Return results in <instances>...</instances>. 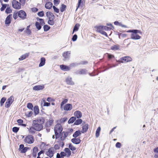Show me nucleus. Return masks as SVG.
<instances>
[{"mask_svg":"<svg viewBox=\"0 0 158 158\" xmlns=\"http://www.w3.org/2000/svg\"><path fill=\"white\" fill-rule=\"evenodd\" d=\"M35 26L36 27V28L38 30H39L41 29L42 25L41 24H40L39 22H36L35 23Z\"/></svg>","mask_w":158,"mask_h":158,"instance_id":"473e14b6","label":"nucleus"},{"mask_svg":"<svg viewBox=\"0 0 158 158\" xmlns=\"http://www.w3.org/2000/svg\"><path fill=\"white\" fill-rule=\"evenodd\" d=\"M29 55V53H27L25 54L24 55L21 56L20 58H19V60H23L25 59Z\"/></svg>","mask_w":158,"mask_h":158,"instance_id":"393cba45","label":"nucleus"},{"mask_svg":"<svg viewBox=\"0 0 158 158\" xmlns=\"http://www.w3.org/2000/svg\"><path fill=\"white\" fill-rule=\"evenodd\" d=\"M133 33L134 34H137V33H142V32L140 31L137 29L133 30Z\"/></svg>","mask_w":158,"mask_h":158,"instance_id":"680f3d73","label":"nucleus"},{"mask_svg":"<svg viewBox=\"0 0 158 158\" xmlns=\"http://www.w3.org/2000/svg\"><path fill=\"white\" fill-rule=\"evenodd\" d=\"M53 122H54L53 120L51 119L50 120L48 121L47 122V124H48V126L49 127L52 125L53 123Z\"/></svg>","mask_w":158,"mask_h":158,"instance_id":"bf43d9fd","label":"nucleus"},{"mask_svg":"<svg viewBox=\"0 0 158 158\" xmlns=\"http://www.w3.org/2000/svg\"><path fill=\"white\" fill-rule=\"evenodd\" d=\"M76 119V118L75 117H71L68 121V123L69 124H71L73 123Z\"/></svg>","mask_w":158,"mask_h":158,"instance_id":"2f4dec72","label":"nucleus"},{"mask_svg":"<svg viewBox=\"0 0 158 158\" xmlns=\"http://www.w3.org/2000/svg\"><path fill=\"white\" fill-rule=\"evenodd\" d=\"M75 117L77 118H79L81 117L82 114L81 112L79 110H77L74 113Z\"/></svg>","mask_w":158,"mask_h":158,"instance_id":"6ab92c4d","label":"nucleus"},{"mask_svg":"<svg viewBox=\"0 0 158 158\" xmlns=\"http://www.w3.org/2000/svg\"><path fill=\"white\" fill-rule=\"evenodd\" d=\"M67 120V117H64L63 118H61L59 121H57L59 122H60V123H64Z\"/></svg>","mask_w":158,"mask_h":158,"instance_id":"49530a36","label":"nucleus"},{"mask_svg":"<svg viewBox=\"0 0 158 158\" xmlns=\"http://www.w3.org/2000/svg\"><path fill=\"white\" fill-rule=\"evenodd\" d=\"M66 82L67 84L69 85H73L74 84V82L72 81V78L70 77H68L66 79Z\"/></svg>","mask_w":158,"mask_h":158,"instance_id":"412c9836","label":"nucleus"},{"mask_svg":"<svg viewBox=\"0 0 158 158\" xmlns=\"http://www.w3.org/2000/svg\"><path fill=\"white\" fill-rule=\"evenodd\" d=\"M89 128V125L86 124L83 125L82 127V131H81V132L82 133H84L86 132Z\"/></svg>","mask_w":158,"mask_h":158,"instance_id":"4be33fe9","label":"nucleus"},{"mask_svg":"<svg viewBox=\"0 0 158 158\" xmlns=\"http://www.w3.org/2000/svg\"><path fill=\"white\" fill-rule=\"evenodd\" d=\"M101 131V128L100 127H98L96 131V137L97 138L100 135V132Z\"/></svg>","mask_w":158,"mask_h":158,"instance_id":"ea45409f","label":"nucleus"},{"mask_svg":"<svg viewBox=\"0 0 158 158\" xmlns=\"http://www.w3.org/2000/svg\"><path fill=\"white\" fill-rule=\"evenodd\" d=\"M12 12V10L10 9V7H7L5 13L7 14H10Z\"/></svg>","mask_w":158,"mask_h":158,"instance_id":"09e8293b","label":"nucleus"},{"mask_svg":"<svg viewBox=\"0 0 158 158\" xmlns=\"http://www.w3.org/2000/svg\"><path fill=\"white\" fill-rule=\"evenodd\" d=\"M34 137L32 135H29L26 136L24 139V142L28 144H31L34 142Z\"/></svg>","mask_w":158,"mask_h":158,"instance_id":"20e7f679","label":"nucleus"},{"mask_svg":"<svg viewBox=\"0 0 158 158\" xmlns=\"http://www.w3.org/2000/svg\"><path fill=\"white\" fill-rule=\"evenodd\" d=\"M29 149V148L28 147H25L23 144H21L19 146V150L21 153H25Z\"/></svg>","mask_w":158,"mask_h":158,"instance_id":"6e6552de","label":"nucleus"},{"mask_svg":"<svg viewBox=\"0 0 158 158\" xmlns=\"http://www.w3.org/2000/svg\"><path fill=\"white\" fill-rule=\"evenodd\" d=\"M62 127L60 123H58L55 126L54 131L56 139H57L60 137L62 132Z\"/></svg>","mask_w":158,"mask_h":158,"instance_id":"f257e3e1","label":"nucleus"},{"mask_svg":"<svg viewBox=\"0 0 158 158\" xmlns=\"http://www.w3.org/2000/svg\"><path fill=\"white\" fill-rule=\"evenodd\" d=\"M37 15L40 17H42L44 15V12L43 11L39 12L37 13Z\"/></svg>","mask_w":158,"mask_h":158,"instance_id":"3c124183","label":"nucleus"},{"mask_svg":"<svg viewBox=\"0 0 158 158\" xmlns=\"http://www.w3.org/2000/svg\"><path fill=\"white\" fill-rule=\"evenodd\" d=\"M52 3L50 2H48L46 3L45 7L46 9H50L52 7Z\"/></svg>","mask_w":158,"mask_h":158,"instance_id":"b1692460","label":"nucleus"},{"mask_svg":"<svg viewBox=\"0 0 158 158\" xmlns=\"http://www.w3.org/2000/svg\"><path fill=\"white\" fill-rule=\"evenodd\" d=\"M141 37L137 34L132 33L131 34V38L132 39L137 40L140 39Z\"/></svg>","mask_w":158,"mask_h":158,"instance_id":"f3484780","label":"nucleus"},{"mask_svg":"<svg viewBox=\"0 0 158 158\" xmlns=\"http://www.w3.org/2000/svg\"><path fill=\"white\" fill-rule=\"evenodd\" d=\"M35 130L34 127L33 126L29 128V132L31 133L32 134H34L35 133Z\"/></svg>","mask_w":158,"mask_h":158,"instance_id":"de8ad7c7","label":"nucleus"},{"mask_svg":"<svg viewBox=\"0 0 158 158\" xmlns=\"http://www.w3.org/2000/svg\"><path fill=\"white\" fill-rule=\"evenodd\" d=\"M69 148L72 151H74L76 150V148L74 147L71 143L69 144Z\"/></svg>","mask_w":158,"mask_h":158,"instance_id":"a19ab883","label":"nucleus"},{"mask_svg":"<svg viewBox=\"0 0 158 158\" xmlns=\"http://www.w3.org/2000/svg\"><path fill=\"white\" fill-rule=\"evenodd\" d=\"M60 2V0H54L53 2L55 5H57Z\"/></svg>","mask_w":158,"mask_h":158,"instance_id":"774afa93","label":"nucleus"},{"mask_svg":"<svg viewBox=\"0 0 158 158\" xmlns=\"http://www.w3.org/2000/svg\"><path fill=\"white\" fill-rule=\"evenodd\" d=\"M81 132L80 130H77L73 134V136L74 138H77L80 135H81Z\"/></svg>","mask_w":158,"mask_h":158,"instance_id":"cd10ccee","label":"nucleus"},{"mask_svg":"<svg viewBox=\"0 0 158 158\" xmlns=\"http://www.w3.org/2000/svg\"><path fill=\"white\" fill-rule=\"evenodd\" d=\"M12 14H9L6 17L5 20V24L6 25L10 24L11 22L12 19Z\"/></svg>","mask_w":158,"mask_h":158,"instance_id":"f8f14e48","label":"nucleus"},{"mask_svg":"<svg viewBox=\"0 0 158 158\" xmlns=\"http://www.w3.org/2000/svg\"><path fill=\"white\" fill-rule=\"evenodd\" d=\"M80 64H78L76 63H73L70 64L71 67H75L78 65Z\"/></svg>","mask_w":158,"mask_h":158,"instance_id":"338daca9","label":"nucleus"},{"mask_svg":"<svg viewBox=\"0 0 158 158\" xmlns=\"http://www.w3.org/2000/svg\"><path fill=\"white\" fill-rule=\"evenodd\" d=\"M12 7L15 9L19 10L21 8V3L18 1L14 0L12 2Z\"/></svg>","mask_w":158,"mask_h":158,"instance_id":"39448f33","label":"nucleus"},{"mask_svg":"<svg viewBox=\"0 0 158 158\" xmlns=\"http://www.w3.org/2000/svg\"><path fill=\"white\" fill-rule=\"evenodd\" d=\"M60 154V156L62 158L67 155L64 152H61Z\"/></svg>","mask_w":158,"mask_h":158,"instance_id":"0e129e2a","label":"nucleus"},{"mask_svg":"<svg viewBox=\"0 0 158 158\" xmlns=\"http://www.w3.org/2000/svg\"><path fill=\"white\" fill-rule=\"evenodd\" d=\"M115 146L117 148H120L121 147V144L120 142H118L116 143Z\"/></svg>","mask_w":158,"mask_h":158,"instance_id":"69168bd1","label":"nucleus"},{"mask_svg":"<svg viewBox=\"0 0 158 158\" xmlns=\"http://www.w3.org/2000/svg\"><path fill=\"white\" fill-rule=\"evenodd\" d=\"M36 19L37 21H39L40 22V24H41L42 25H44L45 23L44 21V19H42L40 18L39 17H36Z\"/></svg>","mask_w":158,"mask_h":158,"instance_id":"4c0bfd02","label":"nucleus"},{"mask_svg":"<svg viewBox=\"0 0 158 158\" xmlns=\"http://www.w3.org/2000/svg\"><path fill=\"white\" fill-rule=\"evenodd\" d=\"M19 128L17 127H14L12 128V131L15 133H17L19 131Z\"/></svg>","mask_w":158,"mask_h":158,"instance_id":"8fccbe9b","label":"nucleus"},{"mask_svg":"<svg viewBox=\"0 0 158 158\" xmlns=\"http://www.w3.org/2000/svg\"><path fill=\"white\" fill-rule=\"evenodd\" d=\"M119 46L118 44L114 45L110 48L111 49L114 51L118 50L119 49Z\"/></svg>","mask_w":158,"mask_h":158,"instance_id":"c756f323","label":"nucleus"},{"mask_svg":"<svg viewBox=\"0 0 158 158\" xmlns=\"http://www.w3.org/2000/svg\"><path fill=\"white\" fill-rule=\"evenodd\" d=\"M39 121L38 120H35L33 121L32 126L34 127L35 130L37 131H40L43 128V126L41 124L38 123Z\"/></svg>","mask_w":158,"mask_h":158,"instance_id":"f03ea898","label":"nucleus"},{"mask_svg":"<svg viewBox=\"0 0 158 158\" xmlns=\"http://www.w3.org/2000/svg\"><path fill=\"white\" fill-rule=\"evenodd\" d=\"M71 141L73 143L78 144L81 143V140L79 138H74L71 139Z\"/></svg>","mask_w":158,"mask_h":158,"instance_id":"dca6fc26","label":"nucleus"},{"mask_svg":"<svg viewBox=\"0 0 158 158\" xmlns=\"http://www.w3.org/2000/svg\"><path fill=\"white\" fill-rule=\"evenodd\" d=\"M87 73V71L85 69H81L75 72V73L77 75H84Z\"/></svg>","mask_w":158,"mask_h":158,"instance_id":"1a4fd4ad","label":"nucleus"},{"mask_svg":"<svg viewBox=\"0 0 158 158\" xmlns=\"http://www.w3.org/2000/svg\"><path fill=\"white\" fill-rule=\"evenodd\" d=\"M52 149H53V148H50L48 149V152H46V154L47 156L50 158L52 157L53 156L54 153L53 151L52 150Z\"/></svg>","mask_w":158,"mask_h":158,"instance_id":"4468645a","label":"nucleus"},{"mask_svg":"<svg viewBox=\"0 0 158 158\" xmlns=\"http://www.w3.org/2000/svg\"><path fill=\"white\" fill-rule=\"evenodd\" d=\"M18 16L23 20L27 19V14L26 12L23 10L19 11Z\"/></svg>","mask_w":158,"mask_h":158,"instance_id":"0eeeda50","label":"nucleus"},{"mask_svg":"<svg viewBox=\"0 0 158 158\" xmlns=\"http://www.w3.org/2000/svg\"><path fill=\"white\" fill-rule=\"evenodd\" d=\"M33 110L35 116L39 114L40 112L38 106L37 105L35 106L33 108Z\"/></svg>","mask_w":158,"mask_h":158,"instance_id":"5701e85b","label":"nucleus"},{"mask_svg":"<svg viewBox=\"0 0 158 158\" xmlns=\"http://www.w3.org/2000/svg\"><path fill=\"white\" fill-rule=\"evenodd\" d=\"M70 51H67L64 52L62 54V56L64 58L63 60L64 61L69 60L70 57Z\"/></svg>","mask_w":158,"mask_h":158,"instance_id":"9d476101","label":"nucleus"},{"mask_svg":"<svg viewBox=\"0 0 158 158\" xmlns=\"http://www.w3.org/2000/svg\"><path fill=\"white\" fill-rule=\"evenodd\" d=\"M77 38V36L76 34H74L72 38V40L73 41H76Z\"/></svg>","mask_w":158,"mask_h":158,"instance_id":"13d9d810","label":"nucleus"},{"mask_svg":"<svg viewBox=\"0 0 158 158\" xmlns=\"http://www.w3.org/2000/svg\"><path fill=\"white\" fill-rule=\"evenodd\" d=\"M14 99L13 96H11L7 99L5 104V107L6 108H9L10 107L11 105L14 101Z\"/></svg>","mask_w":158,"mask_h":158,"instance_id":"423d86ee","label":"nucleus"},{"mask_svg":"<svg viewBox=\"0 0 158 158\" xmlns=\"http://www.w3.org/2000/svg\"><path fill=\"white\" fill-rule=\"evenodd\" d=\"M60 139H59V140L57 142L60 143V145L63 148L64 145V142H63L64 140L65 139V138L63 137V135H62V134H61V135L60 136Z\"/></svg>","mask_w":158,"mask_h":158,"instance_id":"9b49d317","label":"nucleus"},{"mask_svg":"<svg viewBox=\"0 0 158 158\" xmlns=\"http://www.w3.org/2000/svg\"><path fill=\"white\" fill-rule=\"evenodd\" d=\"M107 57L109 60L111 59L114 57V56L111 54L107 53Z\"/></svg>","mask_w":158,"mask_h":158,"instance_id":"5fc2aeb1","label":"nucleus"},{"mask_svg":"<svg viewBox=\"0 0 158 158\" xmlns=\"http://www.w3.org/2000/svg\"><path fill=\"white\" fill-rule=\"evenodd\" d=\"M53 8L54 10V11L57 13H58L59 12V10L58 8L57 7H56L55 6H53Z\"/></svg>","mask_w":158,"mask_h":158,"instance_id":"052dcab7","label":"nucleus"},{"mask_svg":"<svg viewBox=\"0 0 158 158\" xmlns=\"http://www.w3.org/2000/svg\"><path fill=\"white\" fill-rule=\"evenodd\" d=\"M60 146H61L60 145V143L59 144H56L54 145V148L55 150H58L60 148Z\"/></svg>","mask_w":158,"mask_h":158,"instance_id":"6e6d98bb","label":"nucleus"},{"mask_svg":"<svg viewBox=\"0 0 158 158\" xmlns=\"http://www.w3.org/2000/svg\"><path fill=\"white\" fill-rule=\"evenodd\" d=\"M80 26V25L77 23L73 27L72 34H73L74 32L78 31Z\"/></svg>","mask_w":158,"mask_h":158,"instance_id":"c85d7f7f","label":"nucleus"},{"mask_svg":"<svg viewBox=\"0 0 158 158\" xmlns=\"http://www.w3.org/2000/svg\"><path fill=\"white\" fill-rule=\"evenodd\" d=\"M64 151L65 152V153H67V157H69L71 154V152L70 149L68 148H65L64 149Z\"/></svg>","mask_w":158,"mask_h":158,"instance_id":"bb28decb","label":"nucleus"},{"mask_svg":"<svg viewBox=\"0 0 158 158\" xmlns=\"http://www.w3.org/2000/svg\"><path fill=\"white\" fill-rule=\"evenodd\" d=\"M49 20H48V23L50 25H53L54 24V19H48Z\"/></svg>","mask_w":158,"mask_h":158,"instance_id":"58836bf2","label":"nucleus"},{"mask_svg":"<svg viewBox=\"0 0 158 158\" xmlns=\"http://www.w3.org/2000/svg\"><path fill=\"white\" fill-rule=\"evenodd\" d=\"M6 100V98L5 97H3L1 99L0 103V106H2L5 102Z\"/></svg>","mask_w":158,"mask_h":158,"instance_id":"c03bdc74","label":"nucleus"},{"mask_svg":"<svg viewBox=\"0 0 158 158\" xmlns=\"http://www.w3.org/2000/svg\"><path fill=\"white\" fill-rule=\"evenodd\" d=\"M114 24L116 25L120 26L122 27L126 28L127 26L124 25L122 24L121 23H119L118 21H115L114 22Z\"/></svg>","mask_w":158,"mask_h":158,"instance_id":"72a5a7b5","label":"nucleus"},{"mask_svg":"<svg viewBox=\"0 0 158 158\" xmlns=\"http://www.w3.org/2000/svg\"><path fill=\"white\" fill-rule=\"evenodd\" d=\"M111 29H113V28H110L106 26H103V30L106 31H110Z\"/></svg>","mask_w":158,"mask_h":158,"instance_id":"4d7b16f0","label":"nucleus"},{"mask_svg":"<svg viewBox=\"0 0 158 158\" xmlns=\"http://www.w3.org/2000/svg\"><path fill=\"white\" fill-rule=\"evenodd\" d=\"M132 60V59L131 57L129 56H126L121 58L119 60H116V61L120 63L129 62Z\"/></svg>","mask_w":158,"mask_h":158,"instance_id":"7ed1b4c3","label":"nucleus"},{"mask_svg":"<svg viewBox=\"0 0 158 158\" xmlns=\"http://www.w3.org/2000/svg\"><path fill=\"white\" fill-rule=\"evenodd\" d=\"M75 121L74 123V125H77L81 124L82 122V120L80 118H78L77 120H76Z\"/></svg>","mask_w":158,"mask_h":158,"instance_id":"f704fd0d","label":"nucleus"},{"mask_svg":"<svg viewBox=\"0 0 158 158\" xmlns=\"http://www.w3.org/2000/svg\"><path fill=\"white\" fill-rule=\"evenodd\" d=\"M18 13L19 11H15L13 14V18L15 19H16L17 18L18 16Z\"/></svg>","mask_w":158,"mask_h":158,"instance_id":"864d4df0","label":"nucleus"},{"mask_svg":"<svg viewBox=\"0 0 158 158\" xmlns=\"http://www.w3.org/2000/svg\"><path fill=\"white\" fill-rule=\"evenodd\" d=\"M44 88V85H35L33 88V90L35 91H38L43 89Z\"/></svg>","mask_w":158,"mask_h":158,"instance_id":"ddd939ff","label":"nucleus"},{"mask_svg":"<svg viewBox=\"0 0 158 158\" xmlns=\"http://www.w3.org/2000/svg\"><path fill=\"white\" fill-rule=\"evenodd\" d=\"M46 16L48 19H55V16L50 11H47L46 13Z\"/></svg>","mask_w":158,"mask_h":158,"instance_id":"aec40b11","label":"nucleus"},{"mask_svg":"<svg viewBox=\"0 0 158 158\" xmlns=\"http://www.w3.org/2000/svg\"><path fill=\"white\" fill-rule=\"evenodd\" d=\"M60 68L61 69L64 71H68L70 69L69 67L64 64L60 65Z\"/></svg>","mask_w":158,"mask_h":158,"instance_id":"a211bd4d","label":"nucleus"},{"mask_svg":"<svg viewBox=\"0 0 158 158\" xmlns=\"http://www.w3.org/2000/svg\"><path fill=\"white\" fill-rule=\"evenodd\" d=\"M66 6L63 4H62L61 5V6L60 8V11L61 12H63L66 9Z\"/></svg>","mask_w":158,"mask_h":158,"instance_id":"e433bc0d","label":"nucleus"},{"mask_svg":"<svg viewBox=\"0 0 158 158\" xmlns=\"http://www.w3.org/2000/svg\"><path fill=\"white\" fill-rule=\"evenodd\" d=\"M63 109L65 110H70L72 109V105L69 103L67 104L64 106Z\"/></svg>","mask_w":158,"mask_h":158,"instance_id":"2eb2a0df","label":"nucleus"},{"mask_svg":"<svg viewBox=\"0 0 158 158\" xmlns=\"http://www.w3.org/2000/svg\"><path fill=\"white\" fill-rule=\"evenodd\" d=\"M62 134V135H64L63 137L64 138L66 139V138L67 137L68 135L69 134V132H67V131H63L61 133Z\"/></svg>","mask_w":158,"mask_h":158,"instance_id":"603ef678","label":"nucleus"},{"mask_svg":"<svg viewBox=\"0 0 158 158\" xmlns=\"http://www.w3.org/2000/svg\"><path fill=\"white\" fill-rule=\"evenodd\" d=\"M27 107L28 109L33 110V106L32 104L31 103H28L27 104Z\"/></svg>","mask_w":158,"mask_h":158,"instance_id":"79ce46f5","label":"nucleus"},{"mask_svg":"<svg viewBox=\"0 0 158 158\" xmlns=\"http://www.w3.org/2000/svg\"><path fill=\"white\" fill-rule=\"evenodd\" d=\"M95 28H96L97 31L100 33L101 31H102L103 30V26L100 25L98 26H96Z\"/></svg>","mask_w":158,"mask_h":158,"instance_id":"7c9ffc66","label":"nucleus"},{"mask_svg":"<svg viewBox=\"0 0 158 158\" xmlns=\"http://www.w3.org/2000/svg\"><path fill=\"white\" fill-rule=\"evenodd\" d=\"M1 5L2 6V7L0 8V10L1 11H3L6 7L9 6L8 4H3L2 3Z\"/></svg>","mask_w":158,"mask_h":158,"instance_id":"c9c22d12","label":"nucleus"},{"mask_svg":"<svg viewBox=\"0 0 158 158\" xmlns=\"http://www.w3.org/2000/svg\"><path fill=\"white\" fill-rule=\"evenodd\" d=\"M45 63V59L44 57H42L40 59V61L39 64V67H41L44 66Z\"/></svg>","mask_w":158,"mask_h":158,"instance_id":"a878e982","label":"nucleus"},{"mask_svg":"<svg viewBox=\"0 0 158 158\" xmlns=\"http://www.w3.org/2000/svg\"><path fill=\"white\" fill-rule=\"evenodd\" d=\"M43 28L44 31H47L50 29V27L48 25H44Z\"/></svg>","mask_w":158,"mask_h":158,"instance_id":"37998d69","label":"nucleus"},{"mask_svg":"<svg viewBox=\"0 0 158 158\" xmlns=\"http://www.w3.org/2000/svg\"><path fill=\"white\" fill-rule=\"evenodd\" d=\"M33 114L32 111L27 112L25 113V115L27 117H30Z\"/></svg>","mask_w":158,"mask_h":158,"instance_id":"a18cd8bd","label":"nucleus"},{"mask_svg":"<svg viewBox=\"0 0 158 158\" xmlns=\"http://www.w3.org/2000/svg\"><path fill=\"white\" fill-rule=\"evenodd\" d=\"M39 151L38 148L37 147H35L33 149V152L37 153Z\"/></svg>","mask_w":158,"mask_h":158,"instance_id":"e2e57ef3","label":"nucleus"}]
</instances>
